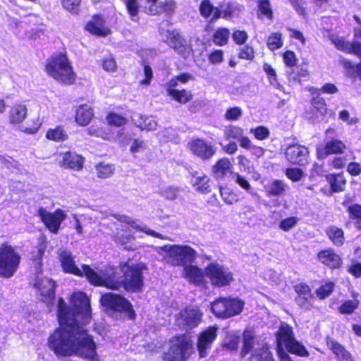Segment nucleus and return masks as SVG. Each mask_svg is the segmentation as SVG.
<instances>
[{
    "label": "nucleus",
    "instance_id": "nucleus-5",
    "mask_svg": "<svg viewBox=\"0 0 361 361\" xmlns=\"http://www.w3.org/2000/svg\"><path fill=\"white\" fill-rule=\"evenodd\" d=\"M193 353L192 342L185 336L173 337L162 355L164 361H186Z\"/></svg>",
    "mask_w": 361,
    "mask_h": 361
},
{
    "label": "nucleus",
    "instance_id": "nucleus-7",
    "mask_svg": "<svg viewBox=\"0 0 361 361\" xmlns=\"http://www.w3.org/2000/svg\"><path fill=\"white\" fill-rule=\"evenodd\" d=\"M20 256L14 248L6 243L0 246V276L10 278L16 272Z\"/></svg>",
    "mask_w": 361,
    "mask_h": 361
},
{
    "label": "nucleus",
    "instance_id": "nucleus-53",
    "mask_svg": "<svg viewBox=\"0 0 361 361\" xmlns=\"http://www.w3.org/2000/svg\"><path fill=\"white\" fill-rule=\"evenodd\" d=\"M176 8V4L173 0H166L160 4L159 12L162 11L167 15H171Z\"/></svg>",
    "mask_w": 361,
    "mask_h": 361
},
{
    "label": "nucleus",
    "instance_id": "nucleus-63",
    "mask_svg": "<svg viewBox=\"0 0 361 361\" xmlns=\"http://www.w3.org/2000/svg\"><path fill=\"white\" fill-rule=\"evenodd\" d=\"M240 59L252 60L254 58V50L250 46L245 45L238 54Z\"/></svg>",
    "mask_w": 361,
    "mask_h": 361
},
{
    "label": "nucleus",
    "instance_id": "nucleus-62",
    "mask_svg": "<svg viewBox=\"0 0 361 361\" xmlns=\"http://www.w3.org/2000/svg\"><path fill=\"white\" fill-rule=\"evenodd\" d=\"M226 134L227 138L238 140L243 135V130L240 127L233 126L227 130Z\"/></svg>",
    "mask_w": 361,
    "mask_h": 361
},
{
    "label": "nucleus",
    "instance_id": "nucleus-12",
    "mask_svg": "<svg viewBox=\"0 0 361 361\" xmlns=\"http://www.w3.org/2000/svg\"><path fill=\"white\" fill-rule=\"evenodd\" d=\"M38 214L47 228L54 233H57L61 224L66 217L64 212L59 209L50 213L44 208H39Z\"/></svg>",
    "mask_w": 361,
    "mask_h": 361
},
{
    "label": "nucleus",
    "instance_id": "nucleus-36",
    "mask_svg": "<svg viewBox=\"0 0 361 361\" xmlns=\"http://www.w3.org/2000/svg\"><path fill=\"white\" fill-rule=\"evenodd\" d=\"M263 70L267 75L268 80L270 85H272L274 87L285 92L284 87L278 82L276 78V73L275 70L271 67V66L269 65V63H265L263 65Z\"/></svg>",
    "mask_w": 361,
    "mask_h": 361
},
{
    "label": "nucleus",
    "instance_id": "nucleus-47",
    "mask_svg": "<svg viewBox=\"0 0 361 361\" xmlns=\"http://www.w3.org/2000/svg\"><path fill=\"white\" fill-rule=\"evenodd\" d=\"M348 211L352 219H355V226L358 229H361V205L353 204L349 207Z\"/></svg>",
    "mask_w": 361,
    "mask_h": 361
},
{
    "label": "nucleus",
    "instance_id": "nucleus-54",
    "mask_svg": "<svg viewBox=\"0 0 361 361\" xmlns=\"http://www.w3.org/2000/svg\"><path fill=\"white\" fill-rule=\"evenodd\" d=\"M44 254V249L40 247V248L37 249L36 255L32 257V260L35 264V271L37 274L41 273V267L42 265V260Z\"/></svg>",
    "mask_w": 361,
    "mask_h": 361
},
{
    "label": "nucleus",
    "instance_id": "nucleus-15",
    "mask_svg": "<svg viewBox=\"0 0 361 361\" xmlns=\"http://www.w3.org/2000/svg\"><path fill=\"white\" fill-rule=\"evenodd\" d=\"M294 288L297 293V296L295 298L296 304L305 310H309L312 308L314 298L310 288L302 283L295 285Z\"/></svg>",
    "mask_w": 361,
    "mask_h": 361
},
{
    "label": "nucleus",
    "instance_id": "nucleus-17",
    "mask_svg": "<svg viewBox=\"0 0 361 361\" xmlns=\"http://www.w3.org/2000/svg\"><path fill=\"white\" fill-rule=\"evenodd\" d=\"M217 328L210 326L201 333L199 336L197 349L201 357H204L208 355L211 348L212 343L216 338Z\"/></svg>",
    "mask_w": 361,
    "mask_h": 361
},
{
    "label": "nucleus",
    "instance_id": "nucleus-10",
    "mask_svg": "<svg viewBox=\"0 0 361 361\" xmlns=\"http://www.w3.org/2000/svg\"><path fill=\"white\" fill-rule=\"evenodd\" d=\"M243 305L239 300L219 298L212 304V310L218 317L228 318L240 314Z\"/></svg>",
    "mask_w": 361,
    "mask_h": 361
},
{
    "label": "nucleus",
    "instance_id": "nucleus-3",
    "mask_svg": "<svg viewBox=\"0 0 361 361\" xmlns=\"http://www.w3.org/2000/svg\"><path fill=\"white\" fill-rule=\"evenodd\" d=\"M46 72L61 83L71 85L75 80L76 75L65 54L53 56L46 65Z\"/></svg>",
    "mask_w": 361,
    "mask_h": 361
},
{
    "label": "nucleus",
    "instance_id": "nucleus-49",
    "mask_svg": "<svg viewBox=\"0 0 361 361\" xmlns=\"http://www.w3.org/2000/svg\"><path fill=\"white\" fill-rule=\"evenodd\" d=\"M250 133L254 135L256 139L264 140L269 137V130L264 126H258L255 128H251Z\"/></svg>",
    "mask_w": 361,
    "mask_h": 361
},
{
    "label": "nucleus",
    "instance_id": "nucleus-20",
    "mask_svg": "<svg viewBox=\"0 0 361 361\" xmlns=\"http://www.w3.org/2000/svg\"><path fill=\"white\" fill-rule=\"evenodd\" d=\"M59 259L61 263L63 270L65 272L73 274L78 276H85V273L83 271V267L85 264L82 266V269H79L75 264V262L70 252L66 250H60Z\"/></svg>",
    "mask_w": 361,
    "mask_h": 361
},
{
    "label": "nucleus",
    "instance_id": "nucleus-43",
    "mask_svg": "<svg viewBox=\"0 0 361 361\" xmlns=\"http://www.w3.org/2000/svg\"><path fill=\"white\" fill-rule=\"evenodd\" d=\"M115 168L113 164L101 163L97 166L98 177L107 178L114 174Z\"/></svg>",
    "mask_w": 361,
    "mask_h": 361
},
{
    "label": "nucleus",
    "instance_id": "nucleus-58",
    "mask_svg": "<svg viewBox=\"0 0 361 361\" xmlns=\"http://www.w3.org/2000/svg\"><path fill=\"white\" fill-rule=\"evenodd\" d=\"M103 68L109 73H114L117 71V65L115 59L112 57H107L103 60Z\"/></svg>",
    "mask_w": 361,
    "mask_h": 361
},
{
    "label": "nucleus",
    "instance_id": "nucleus-32",
    "mask_svg": "<svg viewBox=\"0 0 361 361\" xmlns=\"http://www.w3.org/2000/svg\"><path fill=\"white\" fill-rule=\"evenodd\" d=\"M326 178V180L331 185V190L334 192H342L344 190L346 180L342 174H329Z\"/></svg>",
    "mask_w": 361,
    "mask_h": 361
},
{
    "label": "nucleus",
    "instance_id": "nucleus-11",
    "mask_svg": "<svg viewBox=\"0 0 361 361\" xmlns=\"http://www.w3.org/2000/svg\"><path fill=\"white\" fill-rule=\"evenodd\" d=\"M204 271L212 283L216 286H225L233 281V274L228 269L217 262L208 264Z\"/></svg>",
    "mask_w": 361,
    "mask_h": 361
},
{
    "label": "nucleus",
    "instance_id": "nucleus-39",
    "mask_svg": "<svg viewBox=\"0 0 361 361\" xmlns=\"http://www.w3.org/2000/svg\"><path fill=\"white\" fill-rule=\"evenodd\" d=\"M47 138L56 142H61L67 140L68 134L61 126H57L54 129H49L46 134Z\"/></svg>",
    "mask_w": 361,
    "mask_h": 361
},
{
    "label": "nucleus",
    "instance_id": "nucleus-23",
    "mask_svg": "<svg viewBox=\"0 0 361 361\" xmlns=\"http://www.w3.org/2000/svg\"><path fill=\"white\" fill-rule=\"evenodd\" d=\"M191 183L196 190L202 193L210 192L209 178L203 173L200 171H192Z\"/></svg>",
    "mask_w": 361,
    "mask_h": 361
},
{
    "label": "nucleus",
    "instance_id": "nucleus-1",
    "mask_svg": "<svg viewBox=\"0 0 361 361\" xmlns=\"http://www.w3.org/2000/svg\"><path fill=\"white\" fill-rule=\"evenodd\" d=\"M71 304V310L63 299H59L60 327L49 335L47 346L59 358L76 355L99 361L96 344L83 327L91 318L90 300L85 293L77 292L72 295Z\"/></svg>",
    "mask_w": 361,
    "mask_h": 361
},
{
    "label": "nucleus",
    "instance_id": "nucleus-33",
    "mask_svg": "<svg viewBox=\"0 0 361 361\" xmlns=\"http://www.w3.org/2000/svg\"><path fill=\"white\" fill-rule=\"evenodd\" d=\"M27 108L25 105H16L11 110L9 119L11 123H20L26 117Z\"/></svg>",
    "mask_w": 361,
    "mask_h": 361
},
{
    "label": "nucleus",
    "instance_id": "nucleus-40",
    "mask_svg": "<svg viewBox=\"0 0 361 361\" xmlns=\"http://www.w3.org/2000/svg\"><path fill=\"white\" fill-rule=\"evenodd\" d=\"M252 361H274L271 352L267 346L256 349L252 355Z\"/></svg>",
    "mask_w": 361,
    "mask_h": 361
},
{
    "label": "nucleus",
    "instance_id": "nucleus-64",
    "mask_svg": "<svg viewBox=\"0 0 361 361\" xmlns=\"http://www.w3.org/2000/svg\"><path fill=\"white\" fill-rule=\"evenodd\" d=\"M233 178L234 181L245 190H249L251 188L250 184L244 176L238 173H235L233 176Z\"/></svg>",
    "mask_w": 361,
    "mask_h": 361
},
{
    "label": "nucleus",
    "instance_id": "nucleus-8",
    "mask_svg": "<svg viewBox=\"0 0 361 361\" xmlns=\"http://www.w3.org/2000/svg\"><path fill=\"white\" fill-rule=\"evenodd\" d=\"M100 300L102 305L106 310L113 312L126 313L130 319H135V313L130 302L122 295L106 293L102 295Z\"/></svg>",
    "mask_w": 361,
    "mask_h": 361
},
{
    "label": "nucleus",
    "instance_id": "nucleus-38",
    "mask_svg": "<svg viewBox=\"0 0 361 361\" xmlns=\"http://www.w3.org/2000/svg\"><path fill=\"white\" fill-rule=\"evenodd\" d=\"M345 149V144L338 140H332L326 142L324 152L325 154L342 153Z\"/></svg>",
    "mask_w": 361,
    "mask_h": 361
},
{
    "label": "nucleus",
    "instance_id": "nucleus-14",
    "mask_svg": "<svg viewBox=\"0 0 361 361\" xmlns=\"http://www.w3.org/2000/svg\"><path fill=\"white\" fill-rule=\"evenodd\" d=\"M336 47L341 51L346 53H353L358 57L361 58V43L360 42H345L342 38L336 37L332 40ZM354 71L357 76L361 80V63L355 65L354 67Z\"/></svg>",
    "mask_w": 361,
    "mask_h": 361
},
{
    "label": "nucleus",
    "instance_id": "nucleus-46",
    "mask_svg": "<svg viewBox=\"0 0 361 361\" xmlns=\"http://www.w3.org/2000/svg\"><path fill=\"white\" fill-rule=\"evenodd\" d=\"M258 15L264 16L269 19L272 18L273 13L269 0H260L258 4Z\"/></svg>",
    "mask_w": 361,
    "mask_h": 361
},
{
    "label": "nucleus",
    "instance_id": "nucleus-19",
    "mask_svg": "<svg viewBox=\"0 0 361 361\" xmlns=\"http://www.w3.org/2000/svg\"><path fill=\"white\" fill-rule=\"evenodd\" d=\"M178 83L176 80H171L166 85V92L173 100L181 104L189 102L192 99L190 91L186 90H179L176 89Z\"/></svg>",
    "mask_w": 361,
    "mask_h": 361
},
{
    "label": "nucleus",
    "instance_id": "nucleus-30",
    "mask_svg": "<svg viewBox=\"0 0 361 361\" xmlns=\"http://www.w3.org/2000/svg\"><path fill=\"white\" fill-rule=\"evenodd\" d=\"M93 115L91 107L88 105H81L77 109L75 121L79 125L85 126L90 122Z\"/></svg>",
    "mask_w": 361,
    "mask_h": 361
},
{
    "label": "nucleus",
    "instance_id": "nucleus-27",
    "mask_svg": "<svg viewBox=\"0 0 361 361\" xmlns=\"http://www.w3.org/2000/svg\"><path fill=\"white\" fill-rule=\"evenodd\" d=\"M182 275L184 278L193 283L200 284L203 279L202 270L197 266L192 265V264H188L183 267Z\"/></svg>",
    "mask_w": 361,
    "mask_h": 361
},
{
    "label": "nucleus",
    "instance_id": "nucleus-59",
    "mask_svg": "<svg viewBox=\"0 0 361 361\" xmlns=\"http://www.w3.org/2000/svg\"><path fill=\"white\" fill-rule=\"evenodd\" d=\"M142 130H154L157 128V123L152 117H147L139 125Z\"/></svg>",
    "mask_w": 361,
    "mask_h": 361
},
{
    "label": "nucleus",
    "instance_id": "nucleus-48",
    "mask_svg": "<svg viewBox=\"0 0 361 361\" xmlns=\"http://www.w3.org/2000/svg\"><path fill=\"white\" fill-rule=\"evenodd\" d=\"M106 121L109 125L117 127L124 126L127 123V119L125 117L114 113L109 114Z\"/></svg>",
    "mask_w": 361,
    "mask_h": 361
},
{
    "label": "nucleus",
    "instance_id": "nucleus-56",
    "mask_svg": "<svg viewBox=\"0 0 361 361\" xmlns=\"http://www.w3.org/2000/svg\"><path fill=\"white\" fill-rule=\"evenodd\" d=\"M312 106L322 116H324L326 112V104L323 98H314L312 102Z\"/></svg>",
    "mask_w": 361,
    "mask_h": 361
},
{
    "label": "nucleus",
    "instance_id": "nucleus-34",
    "mask_svg": "<svg viewBox=\"0 0 361 361\" xmlns=\"http://www.w3.org/2000/svg\"><path fill=\"white\" fill-rule=\"evenodd\" d=\"M288 78L290 82H300V78H305L309 75L307 68L300 66H293L287 72Z\"/></svg>",
    "mask_w": 361,
    "mask_h": 361
},
{
    "label": "nucleus",
    "instance_id": "nucleus-31",
    "mask_svg": "<svg viewBox=\"0 0 361 361\" xmlns=\"http://www.w3.org/2000/svg\"><path fill=\"white\" fill-rule=\"evenodd\" d=\"M200 12L205 18L209 17L213 13L212 20L214 21L219 19L221 16V11L214 7L209 0H203L200 6Z\"/></svg>",
    "mask_w": 361,
    "mask_h": 361
},
{
    "label": "nucleus",
    "instance_id": "nucleus-24",
    "mask_svg": "<svg viewBox=\"0 0 361 361\" xmlns=\"http://www.w3.org/2000/svg\"><path fill=\"white\" fill-rule=\"evenodd\" d=\"M61 166L79 171L82 169L83 158L74 152H68L62 155Z\"/></svg>",
    "mask_w": 361,
    "mask_h": 361
},
{
    "label": "nucleus",
    "instance_id": "nucleus-6",
    "mask_svg": "<svg viewBox=\"0 0 361 361\" xmlns=\"http://www.w3.org/2000/svg\"><path fill=\"white\" fill-rule=\"evenodd\" d=\"M276 341L278 348L283 347L288 353L302 357L309 356L305 346L295 340L292 327L286 323L281 324L276 333Z\"/></svg>",
    "mask_w": 361,
    "mask_h": 361
},
{
    "label": "nucleus",
    "instance_id": "nucleus-22",
    "mask_svg": "<svg viewBox=\"0 0 361 361\" xmlns=\"http://www.w3.org/2000/svg\"><path fill=\"white\" fill-rule=\"evenodd\" d=\"M201 319V314L198 310L186 308L179 314L178 321L179 324L186 325L189 328L196 326Z\"/></svg>",
    "mask_w": 361,
    "mask_h": 361
},
{
    "label": "nucleus",
    "instance_id": "nucleus-4",
    "mask_svg": "<svg viewBox=\"0 0 361 361\" xmlns=\"http://www.w3.org/2000/svg\"><path fill=\"white\" fill-rule=\"evenodd\" d=\"M83 271L88 281L94 285L102 286L109 289L117 290L123 288L122 274L114 268L106 269L102 276L87 265H84Z\"/></svg>",
    "mask_w": 361,
    "mask_h": 361
},
{
    "label": "nucleus",
    "instance_id": "nucleus-50",
    "mask_svg": "<svg viewBox=\"0 0 361 361\" xmlns=\"http://www.w3.org/2000/svg\"><path fill=\"white\" fill-rule=\"evenodd\" d=\"M180 188L174 186H168L162 189L161 195L167 200H173L177 197Z\"/></svg>",
    "mask_w": 361,
    "mask_h": 361
},
{
    "label": "nucleus",
    "instance_id": "nucleus-26",
    "mask_svg": "<svg viewBox=\"0 0 361 361\" xmlns=\"http://www.w3.org/2000/svg\"><path fill=\"white\" fill-rule=\"evenodd\" d=\"M328 348L342 361H353L350 354L338 342L332 338H326Z\"/></svg>",
    "mask_w": 361,
    "mask_h": 361
},
{
    "label": "nucleus",
    "instance_id": "nucleus-45",
    "mask_svg": "<svg viewBox=\"0 0 361 361\" xmlns=\"http://www.w3.org/2000/svg\"><path fill=\"white\" fill-rule=\"evenodd\" d=\"M329 238L335 245H340L343 241V232L341 229L336 227H331L327 231Z\"/></svg>",
    "mask_w": 361,
    "mask_h": 361
},
{
    "label": "nucleus",
    "instance_id": "nucleus-60",
    "mask_svg": "<svg viewBox=\"0 0 361 361\" xmlns=\"http://www.w3.org/2000/svg\"><path fill=\"white\" fill-rule=\"evenodd\" d=\"M81 0H63L62 5L63 8L69 11L76 12Z\"/></svg>",
    "mask_w": 361,
    "mask_h": 361
},
{
    "label": "nucleus",
    "instance_id": "nucleus-55",
    "mask_svg": "<svg viewBox=\"0 0 361 361\" xmlns=\"http://www.w3.org/2000/svg\"><path fill=\"white\" fill-rule=\"evenodd\" d=\"M242 110L239 107L228 109L225 113V118L228 121H236L242 116Z\"/></svg>",
    "mask_w": 361,
    "mask_h": 361
},
{
    "label": "nucleus",
    "instance_id": "nucleus-57",
    "mask_svg": "<svg viewBox=\"0 0 361 361\" xmlns=\"http://www.w3.org/2000/svg\"><path fill=\"white\" fill-rule=\"evenodd\" d=\"M357 307V300H348L339 307V310L343 314H351Z\"/></svg>",
    "mask_w": 361,
    "mask_h": 361
},
{
    "label": "nucleus",
    "instance_id": "nucleus-2",
    "mask_svg": "<svg viewBox=\"0 0 361 361\" xmlns=\"http://www.w3.org/2000/svg\"><path fill=\"white\" fill-rule=\"evenodd\" d=\"M159 255H164V261L173 267H185L192 264L197 256L195 249L187 245H165L155 247Z\"/></svg>",
    "mask_w": 361,
    "mask_h": 361
},
{
    "label": "nucleus",
    "instance_id": "nucleus-52",
    "mask_svg": "<svg viewBox=\"0 0 361 361\" xmlns=\"http://www.w3.org/2000/svg\"><path fill=\"white\" fill-rule=\"evenodd\" d=\"M286 176L293 181H299L304 175L302 170L298 168H289L286 171Z\"/></svg>",
    "mask_w": 361,
    "mask_h": 361
},
{
    "label": "nucleus",
    "instance_id": "nucleus-37",
    "mask_svg": "<svg viewBox=\"0 0 361 361\" xmlns=\"http://www.w3.org/2000/svg\"><path fill=\"white\" fill-rule=\"evenodd\" d=\"M243 346L240 352L242 357L250 353L255 347V336L250 331H245L243 335Z\"/></svg>",
    "mask_w": 361,
    "mask_h": 361
},
{
    "label": "nucleus",
    "instance_id": "nucleus-29",
    "mask_svg": "<svg viewBox=\"0 0 361 361\" xmlns=\"http://www.w3.org/2000/svg\"><path fill=\"white\" fill-rule=\"evenodd\" d=\"M231 161L228 158L219 159L212 168L214 176L217 179L224 178L231 171Z\"/></svg>",
    "mask_w": 361,
    "mask_h": 361
},
{
    "label": "nucleus",
    "instance_id": "nucleus-35",
    "mask_svg": "<svg viewBox=\"0 0 361 361\" xmlns=\"http://www.w3.org/2000/svg\"><path fill=\"white\" fill-rule=\"evenodd\" d=\"M287 188V185L282 180H274L267 186V192L269 196H281L283 195Z\"/></svg>",
    "mask_w": 361,
    "mask_h": 361
},
{
    "label": "nucleus",
    "instance_id": "nucleus-9",
    "mask_svg": "<svg viewBox=\"0 0 361 361\" xmlns=\"http://www.w3.org/2000/svg\"><path fill=\"white\" fill-rule=\"evenodd\" d=\"M123 289L136 293L141 290L143 286L142 268L137 264H124L121 267Z\"/></svg>",
    "mask_w": 361,
    "mask_h": 361
},
{
    "label": "nucleus",
    "instance_id": "nucleus-42",
    "mask_svg": "<svg viewBox=\"0 0 361 361\" xmlns=\"http://www.w3.org/2000/svg\"><path fill=\"white\" fill-rule=\"evenodd\" d=\"M267 45L271 51H274L282 47L283 41L281 39V34L278 32L271 33L267 39Z\"/></svg>",
    "mask_w": 361,
    "mask_h": 361
},
{
    "label": "nucleus",
    "instance_id": "nucleus-13",
    "mask_svg": "<svg viewBox=\"0 0 361 361\" xmlns=\"http://www.w3.org/2000/svg\"><path fill=\"white\" fill-rule=\"evenodd\" d=\"M165 37L166 42L174 49L178 54L186 58L190 54V49L188 47L187 42L180 34L176 30H167L161 32Z\"/></svg>",
    "mask_w": 361,
    "mask_h": 361
},
{
    "label": "nucleus",
    "instance_id": "nucleus-21",
    "mask_svg": "<svg viewBox=\"0 0 361 361\" xmlns=\"http://www.w3.org/2000/svg\"><path fill=\"white\" fill-rule=\"evenodd\" d=\"M55 282L47 277L37 275L35 287L38 289L40 295L47 299H53L55 295Z\"/></svg>",
    "mask_w": 361,
    "mask_h": 361
},
{
    "label": "nucleus",
    "instance_id": "nucleus-16",
    "mask_svg": "<svg viewBox=\"0 0 361 361\" xmlns=\"http://www.w3.org/2000/svg\"><path fill=\"white\" fill-rule=\"evenodd\" d=\"M286 157L294 164L303 166L307 164L309 152L304 146L293 145L286 149Z\"/></svg>",
    "mask_w": 361,
    "mask_h": 361
},
{
    "label": "nucleus",
    "instance_id": "nucleus-41",
    "mask_svg": "<svg viewBox=\"0 0 361 361\" xmlns=\"http://www.w3.org/2000/svg\"><path fill=\"white\" fill-rule=\"evenodd\" d=\"M230 31L224 27L219 28L214 34V42L219 46H223L228 42Z\"/></svg>",
    "mask_w": 361,
    "mask_h": 361
},
{
    "label": "nucleus",
    "instance_id": "nucleus-51",
    "mask_svg": "<svg viewBox=\"0 0 361 361\" xmlns=\"http://www.w3.org/2000/svg\"><path fill=\"white\" fill-rule=\"evenodd\" d=\"M125 3L132 20H135L134 18L137 16L139 12V5L137 0H126Z\"/></svg>",
    "mask_w": 361,
    "mask_h": 361
},
{
    "label": "nucleus",
    "instance_id": "nucleus-61",
    "mask_svg": "<svg viewBox=\"0 0 361 361\" xmlns=\"http://www.w3.org/2000/svg\"><path fill=\"white\" fill-rule=\"evenodd\" d=\"M297 224L295 217H288L281 221L279 228L285 231H289Z\"/></svg>",
    "mask_w": 361,
    "mask_h": 361
},
{
    "label": "nucleus",
    "instance_id": "nucleus-44",
    "mask_svg": "<svg viewBox=\"0 0 361 361\" xmlns=\"http://www.w3.org/2000/svg\"><path fill=\"white\" fill-rule=\"evenodd\" d=\"M335 284L333 282L329 281L322 285L316 290L317 296L321 299H325L329 297L334 289Z\"/></svg>",
    "mask_w": 361,
    "mask_h": 361
},
{
    "label": "nucleus",
    "instance_id": "nucleus-18",
    "mask_svg": "<svg viewBox=\"0 0 361 361\" xmlns=\"http://www.w3.org/2000/svg\"><path fill=\"white\" fill-rule=\"evenodd\" d=\"M192 153L204 160L211 159L216 152V149L203 140L196 139L190 143Z\"/></svg>",
    "mask_w": 361,
    "mask_h": 361
},
{
    "label": "nucleus",
    "instance_id": "nucleus-25",
    "mask_svg": "<svg viewBox=\"0 0 361 361\" xmlns=\"http://www.w3.org/2000/svg\"><path fill=\"white\" fill-rule=\"evenodd\" d=\"M319 260L326 266L335 269L341 265V257L331 250H323L318 254Z\"/></svg>",
    "mask_w": 361,
    "mask_h": 361
},
{
    "label": "nucleus",
    "instance_id": "nucleus-28",
    "mask_svg": "<svg viewBox=\"0 0 361 361\" xmlns=\"http://www.w3.org/2000/svg\"><path fill=\"white\" fill-rule=\"evenodd\" d=\"M86 29L91 33L99 36H106L110 32L109 29L104 27V20L99 16H95L93 20L87 24Z\"/></svg>",
    "mask_w": 361,
    "mask_h": 361
}]
</instances>
